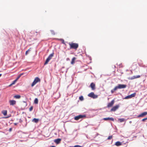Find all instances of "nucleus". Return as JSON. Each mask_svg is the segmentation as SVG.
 Listing matches in <instances>:
<instances>
[{"label": "nucleus", "instance_id": "5", "mask_svg": "<svg viewBox=\"0 0 147 147\" xmlns=\"http://www.w3.org/2000/svg\"><path fill=\"white\" fill-rule=\"evenodd\" d=\"M88 96L92 98H95L97 97L98 96L97 95L94 94L93 92H91L88 94Z\"/></svg>", "mask_w": 147, "mask_h": 147}, {"label": "nucleus", "instance_id": "21", "mask_svg": "<svg viewBox=\"0 0 147 147\" xmlns=\"http://www.w3.org/2000/svg\"><path fill=\"white\" fill-rule=\"evenodd\" d=\"M32 121L36 123H37L39 121V119H38L34 118L33 119Z\"/></svg>", "mask_w": 147, "mask_h": 147}, {"label": "nucleus", "instance_id": "3", "mask_svg": "<svg viewBox=\"0 0 147 147\" xmlns=\"http://www.w3.org/2000/svg\"><path fill=\"white\" fill-rule=\"evenodd\" d=\"M40 79L38 77H36L33 82L31 86H33L35 85L38 82H40Z\"/></svg>", "mask_w": 147, "mask_h": 147}, {"label": "nucleus", "instance_id": "37", "mask_svg": "<svg viewBox=\"0 0 147 147\" xmlns=\"http://www.w3.org/2000/svg\"><path fill=\"white\" fill-rule=\"evenodd\" d=\"M1 76H2V74H0V77H1Z\"/></svg>", "mask_w": 147, "mask_h": 147}, {"label": "nucleus", "instance_id": "22", "mask_svg": "<svg viewBox=\"0 0 147 147\" xmlns=\"http://www.w3.org/2000/svg\"><path fill=\"white\" fill-rule=\"evenodd\" d=\"M17 81V80L16 79L15 80L13 81L12 82L9 86H11L15 84V83Z\"/></svg>", "mask_w": 147, "mask_h": 147}, {"label": "nucleus", "instance_id": "20", "mask_svg": "<svg viewBox=\"0 0 147 147\" xmlns=\"http://www.w3.org/2000/svg\"><path fill=\"white\" fill-rule=\"evenodd\" d=\"M125 119L123 118L119 119H118V121L119 122L121 123L124 121H125Z\"/></svg>", "mask_w": 147, "mask_h": 147}, {"label": "nucleus", "instance_id": "27", "mask_svg": "<svg viewBox=\"0 0 147 147\" xmlns=\"http://www.w3.org/2000/svg\"><path fill=\"white\" fill-rule=\"evenodd\" d=\"M112 138H113L112 136H109L108 137L107 139L108 140H111V139H112Z\"/></svg>", "mask_w": 147, "mask_h": 147}, {"label": "nucleus", "instance_id": "26", "mask_svg": "<svg viewBox=\"0 0 147 147\" xmlns=\"http://www.w3.org/2000/svg\"><path fill=\"white\" fill-rule=\"evenodd\" d=\"M51 32L52 34L54 35L55 34V32L53 30H51Z\"/></svg>", "mask_w": 147, "mask_h": 147}, {"label": "nucleus", "instance_id": "15", "mask_svg": "<svg viewBox=\"0 0 147 147\" xmlns=\"http://www.w3.org/2000/svg\"><path fill=\"white\" fill-rule=\"evenodd\" d=\"M103 120L105 121H107V120H111L113 121H114V119L112 117H108V118H103Z\"/></svg>", "mask_w": 147, "mask_h": 147}, {"label": "nucleus", "instance_id": "19", "mask_svg": "<svg viewBox=\"0 0 147 147\" xmlns=\"http://www.w3.org/2000/svg\"><path fill=\"white\" fill-rule=\"evenodd\" d=\"M14 97L16 98L19 99L20 98L21 96L19 95H15L14 96Z\"/></svg>", "mask_w": 147, "mask_h": 147}, {"label": "nucleus", "instance_id": "7", "mask_svg": "<svg viewBox=\"0 0 147 147\" xmlns=\"http://www.w3.org/2000/svg\"><path fill=\"white\" fill-rule=\"evenodd\" d=\"M119 107V105H116L112 108L111 109V111H115L118 109Z\"/></svg>", "mask_w": 147, "mask_h": 147}, {"label": "nucleus", "instance_id": "13", "mask_svg": "<svg viewBox=\"0 0 147 147\" xmlns=\"http://www.w3.org/2000/svg\"><path fill=\"white\" fill-rule=\"evenodd\" d=\"M95 84L93 82L91 83L90 85V87L93 90H95Z\"/></svg>", "mask_w": 147, "mask_h": 147}, {"label": "nucleus", "instance_id": "16", "mask_svg": "<svg viewBox=\"0 0 147 147\" xmlns=\"http://www.w3.org/2000/svg\"><path fill=\"white\" fill-rule=\"evenodd\" d=\"M76 59V58H75V57H74L71 60V64H73L74 63Z\"/></svg>", "mask_w": 147, "mask_h": 147}, {"label": "nucleus", "instance_id": "28", "mask_svg": "<svg viewBox=\"0 0 147 147\" xmlns=\"http://www.w3.org/2000/svg\"><path fill=\"white\" fill-rule=\"evenodd\" d=\"M119 89L118 86H115V88L113 89L114 91H115L117 90V89Z\"/></svg>", "mask_w": 147, "mask_h": 147}, {"label": "nucleus", "instance_id": "40", "mask_svg": "<svg viewBox=\"0 0 147 147\" xmlns=\"http://www.w3.org/2000/svg\"><path fill=\"white\" fill-rule=\"evenodd\" d=\"M146 126H147V124H146Z\"/></svg>", "mask_w": 147, "mask_h": 147}, {"label": "nucleus", "instance_id": "17", "mask_svg": "<svg viewBox=\"0 0 147 147\" xmlns=\"http://www.w3.org/2000/svg\"><path fill=\"white\" fill-rule=\"evenodd\" d=\"M115 145L117 146H119L121 145V143L120 142L118 141L115 142Z\"/></svg>", "mask_w": 147, "mask_h": 147}, {"label": "nucleus", "instance_id": "35", "mask_svg": "<svg viewBox=\"0 0 147 147\" xmlns=\"http://www.w3.org/2000/svg\"><path fill=\"white\" fill-rule=\"evenodd\" d=\"M114 92V90H111V93H113Z\"/></svg>", "mask_w": 147, "mask_h": 147}, {"label": "nucleus", "instance_id": "9", "mask_svg": "<svg viewBox=\"0 0 147 147\" xmlns=\"http://www.w3.org/2000/svg\"><path fill=\"white\" fill-rule=\"evenodd\" d=\"M115 102V100H112L111 102L108 104L107 107H110L113 106Z\"/></svg>", "mask_w": 147, "mask_h": 147}, {"label": "nucleus", "instance_id": "34", "mask_svg": "<svg viewBox=\"0 0 147 147\" xmlns=\"http://www.w3.org/2000/svg\"><path fill=\"white\" fill-rule=\"evenodd\" d=\"M12 130V128H10L9 129V131H11Z\"/></svg>", "mask_w": 147, "mask_h": 147}, {"label": "nucleus", "instance_id": "36", "mask_svg": "<svg viewBox=\"0 0 147 147\" xmlns=\"http://www.w3.org/2000/svg\"><path fill=\"white\" fill-rule=\"evenodd\" d=\"M23 74V73L21 74H20V75H21V76Z\"/></svg>", "mask_w": 147, "mask_h": 147}, {"label": "nucleus", "instance_id": "2", "mask_svg": "<svg viewBox=\"0 0 147 147\" xmlns=\"http://www.w3.org/2000/svg\"><path fill=\"white\" fill-rule=\"evenodd\" d=\"M54 53H53L51 54H50L48 58L46 60V61L44 63V65H45L47 64L49 62V61L52 59V57L54 56Z\"/></svg>", "mask_w": 147, "mask_h": 147}, {"label": "nucleus", "instance_id": "31", "mask_svg": "<svg viewBox=\"0 0 147 147\" xmlns=\"http://www.w3.org/2000/svg\"><path fill=\"white\" fill-rule=\"evenodd\" d=\"M21 76V75H19L16 79L17 80Z\"/></svg>", "mask_w": 147, "mask_h": 147}, {"label": "nucleus", "instance_id": "18", "mask_svg": "<svg viewBox=\"0 0 147 147\" xmlns=\"http://www.w3.org/2000/svg\"><path fill=\"white\" fill-rule=\"evenodd\" d=\"M7 110H3L2 111V113L5 116L7 115Z\"/></svg>", "mask_w": 147, "mask_h": 147}, {"label": "nucleus", "instance_id": "10", "mask_svg": "<svg viewBox=\"0 0 147 147\" xmlns=\"http://www.w3.org/2000/svg\"><path fill=\"white\" fill-rule=\"evenodd\" d=\"M117 86L119 89L124 88L126 87V85L124 84H119Z\"/></svg>", "mask_w": 147, "mask_h": 147}, {"label": "nucleus", "instance_id": "32", "mask_svg": "<svg viewBox=\"0 0 147 147\" xmlns=\"http://www.w3.org/2000/svg\"><path fill=\"white\" fill-rule=\"evenodd\" d=\"M146 120H147V117L143 119L142 120L143 121H144Z\"/></svg>", "mask_w": 147, "mask_h": 147}, {"label": "nucleus", "instance_id": "11", "mask_svg": "<svg viewBox=\"0 0 147 147\" xmlns=\"http://www.w3.org/2000/svg\"><path fill=\"white\" fill-rule=\"evenodd\" d=\"M10 105H15L16 103V102L14 100H11L9 101Z\"/></svg>", "mask_w": 147, "mask_h": 147}, {"label": "nucleus", "instance_id": "6", "mask_svg": "<svg viewBox=\"0 0 147 147\" xmlns=\"http://www.w3.org/2000/svg\"><path fill=\"white\" fill-rule=\"evenodd\" d=\"M136 93H134L132 94H131L127 96H126L125 98V99H127L129 98H131L132 97H134L135 96H136Z\"/></svg>", "mask_w": 147, "mask_h": 147}, {"label": "nucleus", "instance_id": "1", "mask_svg": "<svg viewBox=\"0 0 147 147\" xmlns=\"http://www.w3.org/2000/svg\"><path fill=\"white\" fill-rule=\"evenodd\" d=\"M69 44L70 46V49H74L75 50H76L78 48L79 45L78 43L74 42H69Z\"/></svg>", "mask_w": 147, "mask_h": 147}, {"label": "nucleus", "instance_id": "39", "mask_svg": "<svg viewBox=\"0 0 147 147\" xmlns=\"http://www.w3.org/2000/svg\"><path fill=\"white\" fill-rule=\"evenodd\" d=\"M51 147H55V146H51Z\"/></svg>", "mask_w": 147, "mask_h": 147}, {"label": "nucleus", "instance_id": "30", "mask_svg": "<svg viewBox=\"0 0 147 147\" xmlns=\"http://www.w3.org/2000/svg\"><path fill=\"white\" fill-rule=\"evenodd\" d=\"M71 147H81V146L79 145H76L74 146H72Z\"/></svg>", "mask_w": 147, "mask_h": 147}, {"label": "nucleus", "instance_id": "12", "mask_svg": "<svg viewBox=\"0 0 147 147\" xmlns=\"http://www.w3.org/2000/svg\"><path fill=\"white\" fill-rule=\"evenodd\" d=\"M147 115V112H144L138 115V117H142L146 115Z\"/></svg>", "mask_w": 147, "mask_h": 147}, {"label": "nucleus", "instance_id": "29", "mask_svg": "<svg viewBox=\"0 0 147 147\" xmlns=\"http://www.w3.org/2000/svg\"><path fill=\"white\" fill-rule=\"evenodd\" d=\"M33 109V107L32 106H31L30 108H29V111H31Z\"/></svg>", "mask_w": 147, "mask_h": 147}, {"label": "nucleus", "instance_id": "8", "mask_svg": "<svg viewBox=\"0 0 147 147\" xmlns=\"http://www.w3.org/2000/svg\"><path fill=\"white\" fill-rule=\"evenodd\" d=\"M140 76L139 75H138L136 76H134L131 77H129L128 79L129 80H133L135 79L140 78Z\"/></svg>", "mask_w": 147, "mask_h": 147}, {"label": "nucleus", "instance_id": "25", "mask_svg": "<svg viewBox=\"0 0 147 147\" xmlns=\"http://www.w3.org/2000/svg\"><path fill=\"white\" fill-rule=\"evenodd\" d=\"M79 99L81 101L83 100L84 99L83 97L82 96H81L79 97Z\"/></svg>", "mask_w": 147, "mask_h": 147}, {"label": "nucleus", "instance_id": "24", "mask_svg": "<svg viewBox=\"0 0 147 147\" xmlns=\"http://www.w3.org/2000/svg\"><path fill=\"white\" fill-rule=\"evenodd\" d=\"M34 103L36 104H37L38 103V100L37 98H35L34 101Z\"/></svg>", "mask_w": 147, "mask_h": 147}, {"label": "nucleus", "instance_id": "14", "mask_svg": "<svg viewBox=\"0 0 147 147\" xmlns=\"http://www.w3.org/2000/svg\"><path fill=\"white\" fill-rule=\"evenodd\" d=\"M61 141V139L60 138H58L54 140V142L58 144L60 143Z\"/></svg>", "mask_w": 147, "mask_h": 147}, {"label": "nucleus", "instance_id": "33", "mask_svg": "<svg viewBox=\"0 0 147 147\" xmlns=\"http://www.w3.org/2000/svg\"><path fill=\"white\" fill-rule=\"evenodd\" d=\"M61 40L62 41L63 43L65 44L64 40L63 39H61Z\"/></svg>", "mask_w": 147, "mask_h": 147}, {"label": "nucleus", "instance_id": "38", "mask_svg": "<svg viewBox=\"0 0 147 147\" xmlns=\"http://www.w3.org/2000/svg\"><path fill=\"white\" fill-rule=\"evenodd\" d=\"M14 124H15V125H17V123H14Z\"/></svg>", "mask_w": 147, "mask_h": 147}, {"label": "nucleus", "instance_id": "4", "mask_svg": "<svg viewBox=\"0 0 147 147\" xmlns=\"http://www.w3.org/2000/svg\"><path fill=\"white\" fill-rule=\"evenodd\" d=\"M86 117V116L85 115H80L75 117L74 118V119L76 120H78L81 118L85 117Z\"/></svg>", "mask_w": 147, "mask_h": 147}, {"label": "nucleus", "instance_id": "23", "mask_svg": "<svg viewBox=\"0 0 147 147\" xmlns=\"http://www.w3.org/2000/svg\"><path fill=\"white\" fill-rule=\"evenodd\" d=\"M31 48H30L28 50H27L26 51V53H25V55H27L28 54V53L29 51H31Z\"/></svg>", "mask_w": 147, "mask_h": 147}]
</instances>
